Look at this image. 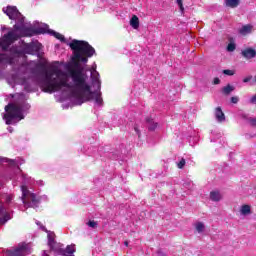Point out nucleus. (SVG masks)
Wrapping results in <instances>:
<instances>
[{
  "mask_svg": "<svg viewBox=\"0 0 256 256\" xmlns=\"http://www.w3.org/2000/svg\"><path fill=\"white\" fill-rule=\"evenodd\" d=\"M9 133H13V127H8Z\"/></svg>",
  "mask_w": 256,
  "mask_h": 256,
  "instance_id": "30",
  "label": "nucleus"
},
{
  "mask_svg": "<svg viewBox=\"0 0 256 256\" xmlns=\"http://www.w3.org/2000/svg\"><path fill=\"white\" fill-rule=\"evenodd\" d=\"M11 201H13V196L12 195H7L6 196V203H11Z\"/></svg>",
  "mask_w": 256,
  "mask_h": 256,
  "instance_id": "28",
  "label": "nucleus"
},
{
  "mask_svg": "<svg viewBox=\"0 0 256 256\" xmlns=\"http://www.w3.org/2000/svg\"><path fill=\"white\" fill-rule=\"evenodd\" d=\"M134 131L136 132V134L138 135V137H141V130H139V126H135L134 127Z\"/></svg>",
  "mask_w": 256,
  "mask_h": 256,
  "instance_id": "26",
  "label": "nucleus"
},
{
  "mask_svg": "<svg viewBox=\"0 0 256 256\" xmlns=\"http://www.w3.org/2000/svg\"><path fill=\"white\" fill-rule=\"evenodd\" d=\"M146 122H147L149 131H155V129H157V123H155L153 119L148 118Z\"/></svg>",
  "mask_w": 256,
  "mask_h": 256,
  "instance_id": "16",
  "label": "nucleus"
},
{
  "mask_svg": "<svg viewBox=\"0 0 256 256\" xmlns=\"http://www.w3.org/2000/svg\"><path fill=\"white\" fill-rule=\"evenodd\" d=\"M124 245H125L126 247H128V246H129V242L125 241V242H124Z\"/></svg>",
  "mask_w": 256,
  "mask_h": 256,
  "instance_id": "31",
  "label": "nucleus"
},
{
  "mask_svg": "<svg viewBox=\"0 0 256 256\" xmlns=\"http://www.w3.org/2000/svg\"><path fill=\"white\" fill-rule=\"evenodd\" d=\"M29 253H31V251L27 244H20L14 249L7 250V255L9 256H26L29 255Z\"/></svg>",
  "mask_w": 256,
  "mask_h": 256,
  "instance_id": "4",
  "label": "nucleus"
},
{
  "mask_svg": "<svg viewBox=\"0 0 256 256\" xmlns=\"http://www.w3.org/2000/svg\"><path fill=\"white\" fill-rule=\"evenodd\" d=\"M40 228L42 229V231H45L47 233L49 247H53V245H55V233L48 231V229L45 228V226L43 225H41Z\"/></svg>",
  "mask_w": 256,
  "mask_h": 256,
  "instance_id": "6",
  "label": "nucleus"
},
{
  "mask_svg": "<svg viewBox=\"0 0 256 256\" xmlns=\"http://www.w3.org/2000/svg\"><path fill=\"white\" fill-rule=\"evenodd\" d=\"M223 73H224V75H228L231 77V76L235 75V70L227 69V70H224Z\"/></svg>",
  "mask_w": 256,
  "mask_h": 256,
  "instance_id": "24",
  "label": "nucleus"
},
{
  "mask_svg": "<svg viewBox=\"0 0 256 256\" xmlns=\"http://www.w3.org/2000/svg\"><path fill=\"white\" fill-rule=\"evenodd\" d=\"M185 163V159L182 158L177 164L178 169H183L185 167Z\"/></svg>",
  "mask_w": 256,
  "mask_h": 256,
  "instance_id": "23",
  "label": "nucleus"
},
{
  "mask_svg": "<svg viewBox=\"0 0 256 256\" xmlns=\"http://www.w3.org/2000/svg\"><path fill=\"white\" fill-rule=\"evenodd\" d=\"M221 83V80L219 78H214V85H219Z\"/></svg>",
  "mask_w": 256,
  "mask_h": 256,
  "instance_id": "29",
  "label": "nucleus"
},
{
  "mask_svg": "<svg viewBox=\"0 0 256 256\" xmlns=\"http://www.w3.org/2000/svg\"><path fill=\"white\" fill-rule=\"evenodd\" d=\"M215 119L218 121V123H224L225 121V113H223V110L221 107H217L215 109Z\"/></svg>",
  "mask_w": 256,
  "mask_h": 256,
  "instance_id": "8",
  "label": "nucleus"
},
{
  "mask_svg": "<svg viewBox=\"0 0 256 256\" xmlns=\"http://www.w3.org/2000/svg\"><path fill=\"white\" fill-rule=\"evenodd\" d=\"M10 219L11 214L9 213V211H7V208H5L3 202H0V225H5V223Z\"/></svg>",
  "mask_w": 256,
  "mask_h": 256,
  "instance_id": "5",
  "label": "nucleus"
},
{
  "mask_svg": "<svg viewBox=\"0 0 256 256\" xmlns=\"http://www.w3.org/2000/svg\"><path fill=\"white\" fill-rule=\"evenodd\" d=\"M43 256H48L47 254H45V252H44V255Z\"/></svg>",
  "mask_w": 256,
  "mask_h": 256,
  "instance_id": "33",
  "label": "nucleus"
},
{
  "mask_svg": "<svg viewBox=\"0 0 256 256\" xmlns=\"http://www.w3.org/2000/svg\"><path fill=\"white\" fill-rule=\"evenodd\" d=\"M253 79V76H247L246 78L243 79V83H249Z\"/></svg>",
  "mask_w": 256,
  "mask_h": 256,
  "instance_id": "27",
  "label": "nucleus"
},
{
  "mask_svg": "<svg viewBox=\"0 0 256 256\" xmlns=\"http://www.w3.org/2000/svg\"><path fill=\"white\" fill-rule=\"evenodd\" d=\"M231 103H233L234 105H237V103H239V97L237 96L231 97Z\"/></svg>",
  "mask_w": 256,
  "mask_h": 256,
  "instance_id": "25",
  "label": "nucleus"
},
{
  "mask_svg": "<svg viewBox=\"0 0 256 256\" xmlns=\"http://www.w3.org/2000/svg\"><path fill=\"white\" fill-rule=\"evenodd\" d=\"M0 163L10 167L7 178L12 181L13 187H20L22 191L21 201L24 207L26 209H37L41 203V197H39V195L34 193L31 189H33L35 185L43 187L45 185L43 180L35 181V179L31 178V176L23 173L21 168H19L21 163H19L17 160L0 157Z\"/></svg>",
  "mask_w": 256,
  "mask_h": 256,
  "instance_id": "2",
  "label": "nucleus"
},
{
  "mask_svg": "<svg viewBox=\"0 0 256 256\" xmlns=\"http://www.w3.org/2000/svg\"><path fill=\"white\" fill-rule=\"evenodd\" d=\"M12 99L13 101L5 106V113L3 114L6 125H17L19 121L25 119L29 109H31L25 94L17 93L12 96Z\"/></svg>",
  "mask_w": 256,
  "mask_h": 256,
  "instance_id": "3",
  "label": "nucleus"
},
{
  "mask_svg": "<svg viewBox=\"0 0 256 256\" xmlns=\"http://www.w3.org/2000/svg\"><path fill=\"white\" fill-rule=\"evenodd\" d=\"M226 6L235 9L239 6V0H226Z\"/></svg>",
  "mask_w": 256,
  "mask_h": 256,
  "instance_id": "17",
  "label": "nucleus"
},
{
  "mask_svg": "<svg viewBox=\"0 0 256 256\" xmlns=\"http://www.w3.org/2000/svg\"><path fill=\"white\" fill-rule=\"evenodd\" d=\"M236 48L237 46H235V43H229L227 46V51H229V53H233V51H235Z\"/></svg>",
  "mask_w": 256,
  "mask_h": 256,
  "instance_id": "20",
  "label": "nucleus"
},
{
  "mask_svg": "<svg viewBox=\"0 0 256 256\" xmlns=\"http://www.w3.org/2000/svg\"><path fill=\"white\" fill-rule=\"evenodd\" d=\"M232 91H235V87L229 84L222 88V93H224V95H229Z\"/></svg>",
  "mask_w": 256,
  "mask_h": 256,
  "instance_id": "18",
  "label": "nucleus"
},
{
  "mask_svg": "<svg viewBox=\"0 0 256 256\" xmlns=\"http://www.w3.org/2000/svg\"><path fill=\"white\" fill-rule=\"evenodd\" d=\"M73 253H75V245L74 244L68 245L66 247V249L62 250V255L63 256H72Z\"/></svg>",
  "mask_w": 256,
  "mask_h": 256,
  "instance_id": "10",
  "label": "nucleus"
},
{
  "mask_svg": "<svg viewBox=\"0 0 256 256\" xmlns=\"http://www.w3.org/2000/svg\"><path fill=\"white\" fill-rule=\"evenodd\" d=\"M240 215H243V217H247V215H251V206L247 204L242 205L240 208Z\"/></svg>",
  "mask_w": 256,
  "mask_h": 256,
  "instance_id": "12",
  "label": "nucleus"
},
{
  "mask_svg": "<svg viewBox=\"0 0 256 256\" xmlns=\"http://www.w3.org/2000/svg\"><path fill=\"white\" fill-rule=\"evenodd\" d=\"M130 25L133 29H139V17L136 15L132 16L130 20Z\"/></svg>",
  "mask_w": 256,
  "mask_h": 256,
  "instance_id": "15",
  "label": "nucleus"
},
{
  "mask_svg": "<svg viewBox=\"0 0 256 256\" xmlns=\"http://www.w3.org/2000/svg\"><path fill=\"white\" fill-rule=\"evenodd\" d=\"M2 11L15 21V25L7 28V34L0 38V47L4 51L0 52V79H6L10 87L23 85L27 93L35 91V85H40L45 93H61L75 105H83L85 101H93L94 107L103 105L97 64L94 63L91 68L81 64L95 55V48L85 41L74 39L68 44L73 51V62L64 66L65 71L56 66L43 69V64L27 61L26 56L37 55L41 51V43H26L19 39L48 33L61 43H67L65 36L49 29L47 24L37 26V22H28L16 6L3 7ZM15 41H19L18 45H13Z\"/></svg>",
  "mask_w": 256,
  "mask_h": 256,
  "instance_id": "1",
  "label": "nucleus"
},
{
  "mask_svg": "<svg viewBox=\"0 0 256 256\" xmlns=\"http://www.w3.org/2000/svg\"><path fill=\"white\" fill-rule=\"evenodd\" d=\"M176 3L181 11V13H183V11H185V8L183 7V0H176Z\"/></svg>",
  "mask_w": 256,
  "mask_h": 256,
  "instance_id": "21",
  "label": "nucleus"
},
{
  "mask_svg": "<svg viewBox=\"0 0 256 256\" xmlns=\"http://www.w3.org/2000/svg\"><path fill=\"white\" fill-rule=\"evenodd\" d=\"M241 53L245 59H255L256 57V50L253 48H246Z\"/></svg>",
  "mask_w": 256,
  "mask_h": 256,
  "instance_id": "7",
  "label": "nucleus"
},
{
  "mask_svg": "<svg viewBox=\"0 0 256 256\" xmlns=\"http://www.w3.org/2000/svg\"><path fill=\"white\" fill-rule=\"evenodd\" d=\"M222 197L223 196L221 195V192H219L217 190H214V191L210 192V199H211V201H215V202L221 201Z\"/></svg>",
  "mask_w": 256,
  "mask_h": 256,
  "instance_id": "11",
  "label": "nucleus"
},
{
  "mask_svg": "<svg viewBox=\"0 0 256 256\" xmlns=\"http://www.w3.org/2000/svg\"><path fill=\"white\" fill-rule=\"evenodd\" d=\"M88 227H91V229H96L97 223L94 220H90L87 222Z\"/></svg>",
  "mask_w": 256,
  "mask_h": 256,
  "instance_id": "22",
  "label": "nucleus"
},
{
  "mask_svg": "<svg viewBox=\"0 0 256 256\" xmlns=\"http://www.w3.org/2000/svg\"><path fill=\"white\" fill-rule=\"evenodd\" d=\"M239 33H240V35H249L250 33H253V25L247 24V25L242 26L239 29Z\"/></svg>",
  "mask_w": 256,
  "mask_h": 256,
  "instance_id": "9",
  "label": "nucleus"
},
{
  "mask_svg": "<svg viewBox=\"0 0 256 256\" xmlns=\"http://www.w3.org/2000/svg\"><path fill=\"white\" fill-rule=\"evenodd\" d=\"M84 153H86V155H93V157H97V148H88V150H84Z\"/></svg>",
  "mask_w": 256,
  "mask_h": 256,
  "instance_id": "19",
  "label": "nucleus"
},
{
  "mask_svg": "<svg viewBox=\"0 0 256 256\" xmlns=\"http://www.w3.org/2000/svg\"><path fill=\"white\" fill-rule=\"evenodd\" d=\"M194 227L200 235L205 233V224L203 222H196Z\"/></svg>",
  "mask_w": 256,
  "mask_h": 256,
  "instance_id": "14",
  "label": "nucleus"
},
{
  "mask_svg": "<svg viewBox=\"0 0 256 256\" xmlns=\"http://www.w3.org/2000/svg\"><path fill=\"white\" fill-rule=\"evenodd\" d=\"M242 119H246V121L249 123L250 127H256V118L255 117H247V114L242 113L241 114Z\"/></svg>",
  "mask_w": 256,
  "mask_h": 256,
  "instance_id": "13",
  "label": "nucleus"
},
{
  "mask_svg": "<svg viewBox=\"0 0 256 256\" xmlns=\"http://www.w3.org/2000/svg\"><path fill=\"white\" fill-rule=\"evenodd\" d=\"M36 225L41 226V222L37 221Z\"/></svg>",
  "mask_w": 256,
  "mask_h": 256,
  "instance_id": "32",
  "label": "nucleus"
}]
</instances>
